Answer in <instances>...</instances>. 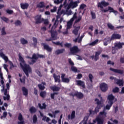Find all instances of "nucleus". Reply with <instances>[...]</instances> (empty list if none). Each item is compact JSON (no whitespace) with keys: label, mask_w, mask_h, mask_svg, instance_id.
Returning a JSON list of instances; mask_svg holds the SVG:
<instances>
[{"label":"nucleus","mask_w":124,"mask_h":124,"mask_svg":"<svg viewBox=\"0 0 124 124\" xmlns=\"http://www.w3.org/2000/svg\"><path fill=\"white\" fill-rule=\"evenodd\" d=\"M19 61L21 62L20 66L21 68H22L24 73H25L26 76H27V77H29V72L30 71L29 65H27V64L25 63L24 60L21 55L19 56Z\"/></svg>","instance_id":"1"},{"label":"nucleus","mask_w":124,"mask_h":124,"mask_svg":"<svg viewBox=\"0 0 124 124\" xmlns=\"http://www.w3.org/2000/svg\"><path fill=\"white\" fill-rule=\"evenodd\" d=\"M45 58L44 55L39 54V53H34L31 57V64H34L37 61L39 58Z\"/></svg>","instance_id":"2"},{"label":"nucleus","mask_w":124,"mask_h":124,"mask_svg":"<svg viewBox=\"0 0 124 124\" xmlns=\"http://www.w3.org/2000/svg\"><path fill=\"white\" fill-rule=\"evenodd\" d=\"M69 1H70L69 4H67V10H69L70 9H74L75 8H76L78 6V4H77L76 2H74V1H73L72 0H69Z\"/></svg>","instance_id":"3"},{"label":"nucleus","mask_w":124,"mask_h":124,"mask_svg":"<svg viewBox=\"0 0 124 124\" xmlns=\"http://www.w3.org/2000/svg\"><path fill=\"white\" fill-rule=\"evenodd\" d=\"M50 32L51 33V38L49 39H46V41L47 42L51 41L53 40H57L58 39V37L56 35V33L54 31H52V30H50Z\"/></svg>","instance_id":"4"},{"label":"nucleus","mask_w":124,"mask_h":124,"mask_svg":"<svg viewBox=\"0 0 124 124\" xmlns=\"http://www.w3.org/2000/svg\"><path fill=\"white\" fill-rule=\"evenodd\" d=\"M96 102L97 107L94 109V111L96 112V113H98L99 112V109H101L102 107V102L100 101L98 98H95L94 100Z\"/></svg>","instance_id":"5"},{"label":"nucleus","mask_w":124,"mask_h":124,"mask_svg":"<svg viewBox=\"0 0 124 124\" xmlns=\"http://www.w3.org/2000/svg\"><path fill=\"white\" fill-rule=\"evenodd\" d=\"M109 5V3L108 2H106L105 1H102L99 2L97 4L98 8H101V9H103L104 7H106Z\"/></svg>","instance_id":"6"},{"label":"nucleus","mask_w":124,"mask_h":124,"mask_svg":"<svg viewBox=\"0 0 124 124\" xmlns=\"http://www.w3.org/2000/svg\"><path fill=\"white\" fill-rule=\"evenodd\" d=\"M109 79H110L111 80H114V82H117L116 84L117 85H119V86L123 85V81L122 80L118 79L117 78H114L112 76L109 77Z\"/></svg>","instance_id":"7"},{"label":"nucleus","mask_w":124,"mask_h":124,"mask_svg":"<svg viewBox=\"0 0 124 124\" xmlns=\"http://www.w3.org/2000/svg\"><path fill=\"white\" fill-rule=\"evenodd\" d=\"M78 52L79 49L77 46H74L70 48V53H71L72 55H75Z\"/></svg>","instance_id":"8"},{"label":"nucleus","mask_w":124,"mask_h":124,"mask_svg":"<svg viewBox=\"0 0 124 124\" xmlns=\"http://www.w3.org/2000/svg\"><path fill=\"white\" fill-rule=\"evenodd\" d=\"M100 88L101 90H102V92H106L108 90V84L105 83H101L100 85Z\"/></svg>","instance_id":"9"},{"label":"nucleus","mask_w":124,"mask_h":124,"mask_svg":"<svg viewBox=\"0 0 124 124\" xmlns=\"http://www.w3.org/2000/svg\"><path fill=\"white\" fill-rule=\"evenodd\" d=\"M115 99V96L112 94L108 95L107 97V100H108V103L114 104L115 101H114Z\"/></svg>","instance_id":"10"},{"label":"nucleus","mask_w":124,"mask_h":124,"mask_svg":"<svg viewBox=\"0 0 124 124\" xmlns=\"http://www.w3.org/2000/svg\"><path fill=\"white\" fill-rule=\"evenodd\" d=\"M102 52L101 51H98V52H95V55H92L90 57L93 60L94 58V61L95 62L97 61V60L99 59V55L101 54Z\"/></svg>","instance_id":"11"},{"label":"nucleus","mask_w":124,"mask_h":124,"mask_svg":"<svg viewBox=\"0 0 124 124\" xmlns=\"http://www.w3.org/2000/svg\"><path fill=\"white\" fill-rule=\"evenodd\" d=\"M44 21V19L43 18H41V15H37L35 16V21L36 24L41 23Z\"/></svg>","instance_id":"12"},{"label":"nucleus","mask_w":124,"mask_h":124,"mask_svg":"<svg viewBox=\"0 0 124 124\" xmlns=\"http://www.w3.org/2000/svg\"><path fill=\"white\" fill-rule=\"evenodd\" d=\"M42 45L44 47V48L45 50H46V51L48 52H52V49L51 47H50L49 46V45L46 44L45 43H42Z\"/></svg>","instance_id":"13"},{"label":"nucleus","mask_w":124,"mask_h":124,"mask_svg":"<svg viewBox=\"0 0 124 124\" xmlns=\"http://www.w3.org/2000/svg\"><path fill=\"white\" fill-rule=\"evenodd\" d=\"M76 82L77 83V86L82 87V89L85 88V84L84 81L79 80H76Z\"/></svg>","instance_id":"14"},{"label":"nucleus","mask_w":124,"mask_h":124,"mask_svg":"<svg viewBox=\"0 0 124 124\" xmlns=\"http://www.w3.org/2000/svg\"><path fill=\"white\" fill-rule=\"evenodd\" d=\"M109 70L114 72L115 73H117L119 74L122 75L124 74V71L123 70H118L112 68H109Z\"/></svg>","instance_id":"15"},{"label":"nucleus","mask_w":124,"mask_h":124,"mask_svg":"<svg viewBox=\"0 0 124 124\" xmlns=\"http://www.w3.org/2000/svg\"><path fill=\"white\" fill-rule=\"evenodd\" d=\"M121 38V35L117 33H113L111 36V40L120 39Z\"/></svg>","instance_id":"16"},{"label":"nucleus","mask_w":124,"mask_h":124,"mask_svg":"<svg viewBox=\"0 0 124 124\" xmlns=\"http://www.w3.org/2000/svg\"><path fill=\"white\" fill-rule=\"evenodd\" d=\"M75 110H73V111H72V113L70 114H69L67 116V119L68 120H73L75 118Z\"/></svg>","instance_id":"17"},{"label":"nucleus","mask_w":124,"mask_h":124,"mask_svg":"<svg viewBox=\"0 0 124 124\" xmlns=\"http://www.w3.org/2000/svg\"><path fill=\"white\" fill-rule=\"evenodd\" d=\"M45 85H46V82H42V84H38V89L41 91L44 90L46 88L45 86H44Z\"/></svg>","instance_id":"18"},{"label":"nucleus","mask_w":124,"mask_h":124,"mask_svg":"<svg viewBox=\"0 0 124 124\" xmlns=\"http://www.w3.org/2000/svg\"><path fill=\"white\" fill-rule=\"evenodd\" d=\"M53 77L55 80V82L60 83L61 82L60 76H57L56 74H54Z\"/></svg>","instance_id":"19"},{"label":"nucleus","mask_w":124,"mask_h":124,"mask_svg":"<svg viewBox=\"0 0 124 124\" xmlns=\"http://www.w3.org/2000/svg\"><path fill=\"white\" fill-rule=\"evenodd\" d=\"M50 89L51 90H52L53 92H59L61 88L57 87L56 86H50Z\"/></svg>","instance_id":"20"},{"label":"nucleus","mask_w":124,"mask_h":124,"mask_svg":"<svg viewBox=\"0 0 124 124\" xmlns=\"http://www.w3.org/2000/svg\"><path fill=\"white\" fill-rule=\"evenodd\" d=\"M80 29V26L76 27L75 29L73 31V33L75 35H77L78 34V31Z\"/></svg>","instance_id":"21"},{"label":"nucleus","mask_w":124,"mask_h":124,"mask_svg":"<svg viewBox=\"0 0 124 124\" xmlns=\"http://www.w3.org/2000/svg\"><path fill=\"white\" fill-rule=\"evenodd\" d=\"M75 95L77 96V98L79 99H81L83 98V94L81 92H76L75 93Z\"/></svg>","instance_id":"22"},{"label":"nucleus","mask_w":124,"mask_h":124,"mask_svg":"<svg viewBox=\"0 0 124 124\" xmlns=\"http://www.w3.org/2000/svg\"><path fill=\"white\" fill-rule=\"evenodd\" d=\"M29 5L27 3H21L20 4L21 8L23 10L27 9L28 7H29Z\"/></svg>","instance_id":"23"},{"label":"nucleus","mask_w":124,"mask_h":124,"mask_svg":"<svg viewBox=\"0 0 124 124\" xmlns=\"http://www.w3.org/2000/svg\"><path fill=\"white\" fill-rule=\"evenodd\" d=\"M65 52V49L62 48L61 49H58L55 51V53L56 55H60V54L63 53V52Z\"/></svg>","instance_id":"24"},{"label":"nucleus","mask_w":124,"mask_h":124,"mask_svg":"<svg viewBox=\"0 0 124 124\" xmlns=\"http://www.w3.org/2000/svg\"><path fill=\"white\" fill-rule=\"evenodd\" d=\"M73 21H74L70 20L69 22H67L66 28L67 30H68L69 29H70L71 28V27H72Z\"/></svg>","instance_id":"25"},{"label":"nucleus","mask_w":124,"mask_h":124,"mask_svg":"<svg viewBox=\"0 0 124 124\" xmlns=\"http://www.w3.org/2000/svg\"><path fill=\"white\" fill-rule=\"evenodd\" d=\"M36 7L38 8H43L45 7V5L44 4V2L41 1L40 2L39 4H38L37 5H36Z\"/></svg>","instance_id":"26"},{"label":"nucleus","mask_w":124,"mask_h":124,"mask_svg":"<svg viewBox=\"0 0 124 124\" xmlns=\"http://www.w3.org/2000/svg\"><path fill=\"white\" fill-rule=\"evenodd\" d=\"M46 95H47V93L45 91H42L40 93V96L42 98H45Z\"/></svg>","instance_id":"27"},{"label":"nucleus","mask_w":124,"mask_h":124,"mask_svg":"<svg viewBox=\"0 0 124 124\" xmlns=\"http://www.w3.org/2000/svg\"><path fill=\"white\" fill-rule=\"evenodd\" d=\"M38 107H39L40 109H46V107H47V105L45 103L42 104L43 106H42L41 103H38Z\"/></svg>","instance_id":"28"},{"label":"nucleus","mask_w":124,"mask_h":124,"mask_svg":"<svg viewBox=\"0 0 124 124\" xmlns=\"http://www.w3.org/2000/svg\"><path fill=\"white\" fill-rule=\"evenodd\" d=\"M0 56L3 58L4 59L5 62H8V58L7 57H6L5 55H4V53L3 52H0Z\"/></svg>","instance_id":"29"},{"label":"nucleus","mask_w":124,"mask_h":124,"mask_svg":"<svg viewBox=\"0 0 124 124\" xmlns=\"http://www.w3.org/2000/svg\"><path fill=\"white\" fill-rule=\"evenodd\" d=\"M114 46L115 47H117L119 49L123 48V44H121V42H119L115 44Z\"/></svg>","instance_id":"30"},{"label":"nucleus","mask_w":124,"mask_h":124,"mask_svg":"<svg viewBox=\"0 0 124 124\" xmlns=\"http://www.w3.org/2000/svg\"><path fill=\"white\" fill-rule=\"evenodd\" d=\"M22 92L24 95H25V96H27L28 95V90L25 87H22Z\"/></svg>","instance_id":"31"},{"label":"nucleus","mask_w":124,"mask_h":124,"mask_svg":"<svg viewBox=\"0 0 124 124\" xmlns=\"http://www.w3.org/2000/svg\"><path fill=\"white\" fill-rule=\"evenodd\" d=\"M57 18H60V16L62 14V12H61V8H59L57 12Z\"/></svg>","instance_id":"32"},{"label":"nucleus","mask_w":124,"mask_h":124,"mask_svg":"<svg viewBox=\"0 0 124 124\" xmlns=\"http://www.w3.org/2000/svg\"><path fill=\"white\" fill-rule=\"evenodd\" d=\"M33 43L32 44V45H33V47L35 48L37 47V39L36 38L33 37Z\"/></svg>","instance_id":"33"},{"label":"nucleus","mask_w":124,"mask_h":124,"mask_svg":"<svg viewBox=\"0 0 124 124\" xmlns=\"http://www.w3.org/2000/svg\"><path fill=\"white\" fill-rule=\"evenodd\" d=\"M108 10L109 11V13H113L115 14H118V12L116 10H114V9H113V8L111 7H108Z\"/></svg>","instance_id":"34"},{"label":"nucleus","mask_w":124,"mask_h":124,"mask_svg":"<svg viewBox=\"0 0 124 124\" xmlns=\"http://www.w3.org/2000/svg\"><path fill=\"white\" fill-rule=\"evenodd\" d=\"M113 104L114 103H108V104H107L106 107H105V108L107 110H109Z\"/></svg>","instance_id":"35"},{"label":"nucleus","mask_w":124,"mask_h":124,"mask_svg":"<svg viewBox=\"0 0 124 124\" xmlns=\"http://www.w3.org/2000/svg\"><path fill=\"white\" fill-rule=\"evenodd\" d=\"M96 121L97 124H104V121L100 118L96 119Z\"/></svg>","instance_id":"36"},{"label":"nucleus","mask_w":124,"mask_h":124,"mask_svg":"<svg viewBox=\"0 0 124 124\" xmlns=\"http://www.w3.org/2000/svg\"><path fill=\"white\" fill-rule=\"evenodd\" d=\"M61 79L62 82H63V83H68L70 81V80L68 78H62Z\"/></svg>","instance_id":"37"},{"label":"nucleus","mask_w":124,"mask_h":124,"mask_svg":"<svg viewBox=\"0 0 124 124\" xmlns=\"http://www.w3.org/2000/svg\"><path fill=\"white\" fill-rule=\"evenodd\" d=\"M107 27H108V29H110L111 30H114V26L110 23H108Z\"/></svg>","instance_id":"38"},{"label":"nucleus","mask_w":124,"mask_h":124,"mask_svg":"<svg viewBox=\"0 0 124 124\" xmlns=\"http://www.w3.org/2000/svg\"><path fill=\"white\" fill-rule=\"evenodd\" d=\"M52 43L55 45L61 46V47H63L62 43H60V42H54V41H52Z\"/></svg>","instance_id":"39"},{"label":"nucleus","mask_w":124,"mask_h":124,"mask_svg":"<svg viewBox=\"0 0 124 124\" xmlns=\"http://www.w3.org/2000/svg\"><path fill=\"white\" fill-rule=\"evenodd\" d=\"M1 19L4 21L5 22L8 23V22L9 21V19L8 18L6 17L5 16H2L1 17Z\"/></svg>","instance_id":"40"},{"label":"nucleus","mask_w":124,"mask_h":124,"mask_svg":"<svg viewBox=\"0 0 124 124\" xmlns=\"http://www.w3.org/2000/svg\"><path fill=\"white\" fill-rule=\"evenodd\" d=\"M15 24L16 26H21L22 25V22L19 20H17L15 22Z\"/></svg>","instance_id":"41"},{"label":"nucleus","mask_w":124,"mask_h":124,"mask_svg":"<svg viewBox=\"0 0 124 124\" xmlns=\"http://www.w3.org/2000/svg\"><path fill=\"white\" fill-rule=\"evenodd\" d=\"M58 18H57L56 20H55V22L54 23V25L52 27V29L53 28H56L57 27V26H58L59 22H58Z\"/></svg>","instance_id":"42"},{"label":"nucleus","mask_w":124,"mask_h":124,"mask_svg":"<svg viewBox=\"0 0 124 124\" xmlns=\"http://www.w3.org/2000/svg\"><path fill=\"white\" fill-rule=\"evenodd\" d=\"M20 42L22 45H25L28 43L27 40L23 38L20 39Z\"/></svg>","instance_id":"43"},{"label":"nucleus","mask_w":124,"mask_h":124,"mask_svg":"<svg viewBox=\"0 0 124 124\" xmlns=\"http://www.w3.org/2000/svg\"><path fill=\"white\" fill-rule=\"evenodd\" d=\"M77 15L78 13L75 12V14H74L73 18H72L70 20L71 21H74L75 19L77 18Z\"/></svg>","instance_id":"44"},{"label":"nucleus","mask_w":124,"mask_h":124,"mask_svg":"<svg viewBox=\"0 0 124 124\" xmlns=\"http://www.w3.org/2000/svg\"><path fill=\"white\" fill-rule=\"evenodd\" d=\"M8 113L6 111H4L3 113V115L0 116V119H2L3 118H6V117L7 116Z\"/></svg>","instance_id":"45"},{"label":"nucleus","mask_w":124,"mask_h":124,"mask_svg":"<svg viewBox=\"0 0 124 124\" xmlns=\"http://www.w3.org/2000/svg\"><path fill=\"white\" fill-rule=\"evenodd\" d=\"M33 122L34 124H36L37 122V117L36 115H34L33 117Z\"/></svg>","instance_id":"46"},{"label":"nucleus","mask_w":124,"mask_h":124,"mask_svg":"<svg viewBox=\"0 0 124 124\" xmlns=\"http://www.w3.org/2000/svg\"><path fill=\"white\" fill-rule=\"evenodd\" d=\"M112 92L113 93H118L119 92V88L118 87H115L113 89Z\"/></svg>","instance_id":"47"},{"label":"nucleus","mask_w":124,"mask_h":124,"mask_svg":"<svg viewBox=\"0 0 124 124\" xmlns=\"http://www.w3.org/2000/svg\"><path fill=\"white\" fill-rule=\"evenodd\" d=\"M17 119L20 121H22L23 120V118L22 115L21 113H19V115H18V117H17Z\"/></svg>","instance_id":"48"},{"label":"nucleus","mask_w":124,"mask_h":124,"mask_svg":"<svg viewBox=\"0 0 124 124\" xmlns=\"http://www.w3.org/2000/svg\"><path fill=\"white\" fill-rule=\"evenodd\" d=\"M71 46H72L71 44L68 43L64 44V47H67L68 48H71Z\"/></svg>","instance_id":"49"},{"label":"nucleus","mask_w":124,"mask_h":124,"mask_svg":"<svg viewBox=\"0 0 124 124\" xmlns=\"http://www.w3.org/2000/svg\"><path fill=\"white\" fill-rule=\"evenodd\" d=\"M88 77L89 78L91 83L93 82V76L91 74H89V75H88Z\"/></svg>","instance_id":"50"},{"label":"nucleus","mask_w":124,"mask_h":124,"mask_svg":"<svg viewBox=\"0 0 124 124\" xmlns=\"http://www.w3.org/2000/svg\"><path fill=\"white\" fill-rule=\"evenodd\" d=\"M91 15H92V18L93 19H95L96 18V15L95 13L91 11Z\"/></svg>","instance_id":"51"},{"label":"nucleus","mask_w":124,"mask_h":124,"mask_svg":"<svg viewBox=\"0 0 124 124\" xmlns=\"http://www.w3.org/2000/svg\"><path fill=\"white\" fill-rule=\"evenodd\" d=\"M81 19H82V16H78V19L75 20V23L77 24V23H79V21L81 20Z\"/></svg>","instance_id":"52"},{"label":"nucleus","mask_w":124,"mask_h":124,"mask_svg":"<svg viewBox=\"0 0 124 124\" xmlns=\"http://www.w3.org/2000/svg\"><path fill=\"white\" fill-rule=\"evenodd\" d=\"M1 33L2 35H4L6 34V32L5 31V28L4 27L2 28V31H1Z\"/></svg>","instance_id":"53"},{"label":"nucleus","mask_w":124,"mask_h":124,"mask_svg":"<svg viewBox=\"0 0 124 124\" xmlns=\"http://www.w3.org/2000/svg\"><path fill=\"white\" fill-rule=\"evenodd\" d=\"M6 13L8 14L9 15H12L13 13H14V11L11 10L9 9H7L6 10Z\"/></svg>","instance_id":"54"},{"label":"nucleus","mask_w":124,"mask_h":124,"mask_svg":"<svg viewBox=\"0 0 124 124\" xmlns=\"http://www.w3.org/2000/svg\"><path fill=\"white\" fill-rule=\"evenodd\" d=\"M68 62H69V63L70 65L74 66L75 64H74V63L72 62V61L71 60V59L70 58H69V59L68 60Z\"/></svg>","instance_id":"55"},{"label":"nucleus","mask_w":124,"mask_h":124,"mask_svg":"<svg viewBox=\"0 0 124 124\" xmlns=\"http://www.w3.org/2000/svg\"><path fill=\"white\" fill-rule=\"evenodd\" d=\"M19 80H20V82L21 83L25 84V77L24 76L23 78H19Z\"/></svg>","instance_id":"56"},{"label":"nucleus","mask_w":124,"mask_h":124,"mask_svg":"<svg viewBox=\"0 0 124 124\" xmlns=\"http://www.w3.org/2000/svg\"><path fill=\"white\" fill-rule=\"evenodd\" d=\"M71 70L73 71L74 72L77 73L78 72V69L77 68L75 67V66H72L71 67Z\"/></svg>","instance_id":"57"},{"label":"nucleus","mask_w":124,"mask_h":124,"mask_svg":"<svg viewBox=\"0 0 124 124\" xmlns=\"http://www.w3.org/2000/svg\"><path fill=\"white\" fill-rule=\"evenodd\" d=\"M2 91H4V93L5 95H7V93H8L7 89H4V86H3V88L2 89Z\"/></svg>","instance_id":"58"},{"label":"nucleus","mask_w":124,"mask_h":124,"mask_svg":"<svg viewBox=\"0 0 124 124\" xmlns=\"http://www.w3.org/2000/svg\"><path fill=\"white\" fill-rule=\"evenodd\" d=\"M37 109L33 107H31V113H34L36 112Z\"/></svg>","instance_id":"59"},{"label":"nucleus","mask_w":124,"mask_h":124,"mask_svg":"<svg viewBox=\"0 0 124 124\" xmlns=\"http://www.w3.org/2000/svg\"><path fill=\"white\" fill-rule=\"evenodd\" d=\"M86 7H87V5L85 4H81V5H80V9L83 10Z\"/></svg>","instance_id":"60"},{"label":"nucleus","mask_w":124,"mask_h":124,"mask_svg":"<svg viewBox=\"0 0 124 124\" xmlns=\"http://www.w3.org/2000/svg\"><path fill=\"white\" fill-rule=\"evenodd\" d=\"M106 114H107V113H106V112L105 111V110H104L103 111H101V112H100V116H103V115L106 116Z\"/></svg>","instance_id":"61"},{"label":"nucleus","mask_w":124,"mask_h":124,"mask_svg":"<svg viewBox=\"0 0 124 124\" xmlns=\"http://www.w3.org/2000/svg\"><path fill=\"white\" fill-rule=\"evenodd\" d=\"M98 42V39H96L95 41H94L93 42H92V43H91V45L92 46H94L95 45L96 43H97Z\"/></svg>","instance_id":"62"},{"label":"nucleus","mask_w":124,"mask_h":124,"mask_svg":"<svg viewBox=\"0 0 124 124\" xmlns=\"http://www.w3.org/2000/svg\"><path fill=\"white\" fill-rule=\"evenodd\" d=\"M82 77H83V76H82V75L81 74H79L77 75V79H81L82 78Z\"/></svg>","instance_id":"63"},{"label":"nucleus","mask_w":124,"mask_h":124,"mask_svg":"<svg viewBox=\"0 0 124 124\" xmlns=\"http://www.w3.org/2000/svg\"><path fill=\"white\" fill-rule=\"evenodd\" d=\"M120 62L121 63H124V58L122 57V58H120Z\"/></svg>","instance_id":"64"}]
</instances>
